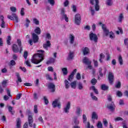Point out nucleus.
Returning <instances> with one entry per match:
<instances>
[{
    "mask_svg": "<svg viewBox=\"0 0 128 128\" xmlns=\"http://www.w3.org/2000/svg\"><path fill=\"white\" fill-rule=\"evenodd\" d=\"M37 52L39 53L34 54L31 59V62L35 64H38L42 62L44 60V50H40Z\"/></svg>",
    "mask_w": 128,
    "mask_h": 128,
    "instance_id": "f257e3e1",
    "label": "nucleus"
},
{
    "mask_svg": "<svg viewBox=\"0 0 128 128\" xmlns=\"http://www.w3.org/2000/svg\"><path fill=\"white\" fill-rule=\"evenodd\" d=\"M38 36L36 34V33L32 34V40L30 39L28 41V42L30 46H32V42L34 44H36V42H38Z\"/></svg>",
    "mask_w": 128,
    "mask_h": 128,
    "instance_id": "f03ea898",
    "label": "nucleus"
},
{
    "mask_svg": "<svg viewBox=\"0 0 128 128\" xmlns=\"http://www.w3.org/2000/svg\"><path fill=\"white\" fill-rule=\"evenodd\" d=\"M83 62L88 66L86 70H92V60H90L88 57H84L83 59Z\"/></svg>",
    "mask_w": 128,
    "mask_h": 128,
    "instance_id": "7ed1b4c3",
    "label": "nucleus"
},
{
    "mask_svg": "<svg viewBox=\"0 0 128 128\" xmlns=\"http://www.w3.org/2000/svg\"><path fill=\"white\" fill-rule=\"evenodd\" d=\"M60 98H58L52 102V106L53 108H56L58 106V108H60Z\"/></svg>",
    "mask_w": 128,
    "mask_h": 128,
    "instance_id": "20e7f679",
    "label": "nucleus"
},
{
    "mask_svg": "<svg viewBox=\"0 0 128 128\" xmlns=\"http://www.w3.org/2000/svg\"><path fill=\"white\" fill-rule=\"evenodd\" d=\"M89 36H90V40H92V42H98V36L96 35V34L91 32Z\"/></svg>",
    "mask_w": 128,
    "mask_h": 128,
    "instance_id": "39448f33",
    "label": "nucleus"
},
{
    "mask_svg": "<svg viewBox=\"0 0 128 128\" xmlns=\"http://www.w3.org/2000/svg\"><path fill=\"white\" fill-rule=\"evenodd\" d=\"M82 20V16L80 14H77L75 16L74 22L78 26L80 24V22Z\"/></svg>",
    "mask_w": 128,
    "mask_h": 128,
    "instance_id": "423d86ee",
    "label": "nucleus"
},
{
    "mask_svg": "<svg viewBox=\"0 0 128 128\" xmlns=\"http://www.w3.org/2000/svg\"><path fill=\"white\" fill-rule=\"evenodd\" d=\"M108 80L110 84H112V82H114V76L113 72H109L108 74Z\"/></svg>",
    "mask_w": 128,
    "mask_h": 128,
    "instance_id": "0eeeda50",
    "label": "nucleus"
},
{
    "mask_svg": "<svg viewBox=\"0 0 128 128\" xmlns=\"http://www.w3.org/2000/svg\"><path fill=\"white\" fill-rule=\"evenodd\" d=\"M8 18H9V20H15L16 22H18V18L16 14H12V16H11L10 15H8Z\"/></svg>",
    "mask_w": 128,
    "mask_h": 128,
    "instance_id": "6e6552de",
    "label": "nucleus"
},
{
    "mask_svg": "<svg viewBox=\"0 0 128 128\" xmlns=\"http://www.w3.org/2000/svg\"><path fill=\"white\" fill-rule=\"evenodd\" d=\"M61 16H62V18H61L62 20H65L66 22H68V16L66 15V13H64V9L62 10Z\"/></svg>",
    "mask_w": 128,
    "mask_h": 128,
    "instance_id": "1a4fd4ad",
    "label": "nucleus"
},
{
    "mask_svg": "<svg viewBox=\"0 0 128 128\" xmlns=\"http://www.w3.org/2000/svg\"><path fill=\"white\" fill-rule=\"evenodd\" d=\"M70 102H68L65 108H64V112L66 114L70 112Z\"/></svg>",
    "mask_w": 128,
    "mask_h": 128,
    "instance_id": "9d476101",
    "label": "nucleus"
},
{
    "mask_svg": "<svg viewBox=\"0 0 128 128\" xmlns=\"http://www.w3.org/2000/svg\"><path fill=\"white\" fill-rule=\"evenodd\" d=\"M102 28L103 30V32L104 34L106 36H108V34H110V30L106 28V24H102Z\"/></svg>",
    "mask_w": 128,
    "mask_h": 128,
    "instance_id": "9b49d317",
    "label": "nucleus"
},
{
    "mask_svg": "<svg viewBox=\"0 0 128 128\" xmlns=\"http://www.w3.org/2000/svg\"><path fill=\"white\" fill-rule=\"evenodd\" d=\"M107 108L110 112H114V110H116V106H114V102H112L110 104L107 105Z\"/></svg>",
    "mask_w": 128,
    "mask_h": 128,
    "instance_id": "f8f14e48",
    "label": "nucleus"
},
{
    "mask_svg": "<svg viewBox=\"0 0 128 128\" xmlns=\"http://www.w3.org/2000/svg\"><path fill=\"white\" fill-rule=\"evenodd\" d=\"M84 56H86L90 54V49L88 47H83L82 49Z\"/></svg>",
    "mask_w": 128,
    "mask_h": 128,
    "instance_id": "ddd939ff",
    "label": "nucleus"
},
{
    "mask_svg": "<svg viewBox=\"0 0 128 128\" xmlns=\"http://www.w3.org/2000/svg\"><path fill=\"white\" fill-rule=\"evenodd\" d=\"M50 46H52V44H50V40H47L46 43L44 44L43 48H45L46 50H48V48H50Z\"/></svg>",
    "mask_w": 128,
    "mask_h": 128,
    "instance_id": "4468645a",
    "label": "nucleus"
},
{
    "mask_svg": "<svg viewBox=\"0 0 128 128\" xmlns=\"http://www.w3.org/2000/svg\"><path fill=\"white\" fill-rule=\"evenodd\" d=\"M0 20H2L0 26L2 28H6V22H4V17L2 16H0Z\"/></svg>",
    "mask_w": 128,
    "mask_h": 128,
    "instance_id": "2eb2a0df",
    "label": "nucleus"
},
{
    "mask_svg": "<svg viewBox=\"0 0 128 128\" xmlns=\"http://www.w3.org/2000/svg\"><path fill=\"white\" fill-rule=\"evenodd\" d=\"M28 122L29 126L30 128H32V124L34 122V118L32 115H29L28 117Z\"/></svg>",
    "mask_w": 128,
    "mask_h": 128,
    "instance_id": "dca6fc26",
    "label": "nucleus"
},
{
    "mask_svg": "<svg viewBox=\"0 0 128 128\" xmlns=\"http://www.w3.org/2000/svg\"><path fill=\"white\" fill-rule=\"evenodd\" d=\"M76 69H74L68 78V80H69V82H72V79L74 78V74H76Z\"/></svg>",
    "mask_w": 128,
    "mask_h": 128,
    "instance_id": "f3484780",
    "label": "nucleus"
},
{
    "mask_svg": "<svg viewBox=\"0 0 128 128\" xmlns=\"http://www.w3.org/2000/svg\"><path fill=\"white\" fill-rule=\"evenodd\" d=\"M48 88H50L51 90V92H54L56 90V86L53 84V83H50L48 84Z\"/></svg>",
    "mask_w": 128,
    "mask_h": 128,
    "instance_id": "a211bd4d",
    "label": "nucleus"
},
{
    "mask_svg": "<svg viewBox=\"0 0 128 128\" xmlns=\"http://www.w3.org/2000/svg\"><path fill=\"white\" fill-rule=\"evenodd\" d=\"M12 50L14 52H18L20 51L18 46L16 44H14L12 46Z\"/></svg>",
    "mask_w": 128,
    "mask_h": 128,
    "instance_id": "6ab92c4d",
    "label": "nucleus"
},
{
    "mask_svg": "<svg viewBox=\"0 0 128 128\" xmlns=\"http://www.w3.org/2000/svg\"><path fill=\"white\" fill-rule=\"evenodd\" d=\"M92 119L94 120H94H98V114L96 112H92Z\"/></svg>",
    "mask_w": 128,
    "mask_h": 128,
    "instance_id": "aec40b11",
    "label": "nucleus"
},
{
    "mask_svg": "<svg viewBox=\"0 0 128 128\" xmlns=\"http://www.w3.org/2000/svg\"><path fill=\"white\" fill-rule=\"evenodd\" d=\"M17 44L20 48V54H22V40L20 39L17 40Z\"/></svg>",
    "mask_w": 128,
    "mask_h": 128,
    "instance_id": "412c9836",
    "label": "nucleus"
},
{
    "mask_svg": "<svg viewBox=\"0 0 128 128\" xmlns=\"http://www.w3.org/2000/svg\"><path fill=\"white\" fill-rule=\"evenodd\" d=\"M16 76L17 78V80H16V82L17 85L18 86V82H22V78L20 76V74L16 73Z\"/></svg>",
    "mask_w": 128,
    "mask_h": 128,
    "instance_id": "4be33fe9",
    "label": "nucleus"
},
{
    "mask_svg": "<svg viewBox=\"0 0 128 128\" xmlns=\"http://www.w3.org/2000/svg\"><path fill=\"white\" fill-rule=\"evenodd\" d=\"M81 112L80 108L76 107L75 114H76L77 116H80Z\"/></svg>",
    "mask_w": 128,
    "mask_h": 128,
    "instance_id": "5701e85b",
    "label": "nucleus"
},
{
    "mask_svg": "<svg viewBox=\"0 0 128 128\" xmlns=\"http://www.w3.org/2000/svg\"><path fill=\"white\" fill-rule=\"evenodd\" d=\"M70 42L71 44H72L74 42V36L72 34H70L69 36Z\"/></svg>",
    "mask_w": 128,
    "mask_h": 128,
    "instance_id": "b1692460",
    "label": "nucleus"
},
{
    "mask_svg": "<svg viewBox=\"0 0 128 128\" xmlns=\"http://www.w3.org/2000/svg\"><path fill=\"white\" fill-rule=\"evenodd\" d=\"M22 122L20 121V118H18L16 120V126L17 128H22V125H21Z\"/></svg>",
    "mask_w": 128,
    "mask_h": 128,
    "instance_id": "393cba45",
    "label": "nucleus"
},
{
    "mask_svg": "<svg viewBox=\"0 0 128 128\" xmlns=\"http://www.w3.org/2000/svg\"><path fill=\"white\" fill-rule=\"evenodd\" d=\"M118 62L120 66H122L124 64V60H122V55H120L118 56Z\"/></svg>",
    "mask_w": 128,
    "mask_h": 128,
    "instance_id": "a878e982",
    "label": "nucleus"
},
{
    "mask_svg": "<svg viewBox=\"0 0 128 128\" xmlns=\"http://www.w3.org/2000/svg\"><path fill=\"white\" fill-rule=\"evenodd\" d=\"M12 108H14V107L11 106H8V110L9 112H10L11 114H12V116H14V114L15 112L14 110H12Z\"/></svg>",
    "mask_w": 128,
    "mask_h": 128,
    "instance_id": "bb28decb",
    "label": "nucleus"
},
{
    "mask_svg": "<svg viewBox=\"0 0 128 128\" xmlns=\"http://www.w3.org/2000/svg\"><path fill=\"white\" fill-rule=\"evenodd\" d=\"M34 32L35 34H40V32H42V30L39 27H36L34 30Z\"/></svg>",
    "mask_w": 128,
    "mask_h": 128,
    "instance_id": "cd10ccee",
    "label": "nucleus"
},
{
    "mask_svg": "<svg viewBox=\"0 0 128 128\" xmlns=\"http://www.w3.org/2000/svg\"><path fill=\"white\" fill-rule=\"evenodd\" d=\"M96 2L95 10L96 11L100 10V6H98V0H94Z\"/></svg>",
    "mask_w": 128,
    "mask_h": 128,
    "instance_id": "c85d7f7f",
    "label": "nucleus"
},
{
    "mask_svg": "<svg viewBox=\"0 0 128 128\" xmlns=\"http://www.w3.org/2000/svg\"><path fill=\"white\" fill-rule=\"evenodd\" d=\"M55 61H56V59L52 58H50V60L47 61L46 64H52Z\"/></svg>",
    "mask_w": 128,
    "mask_h": 128,
    "instance_id": "c756f323",
    "label": "nucleus"
},
{
    "mask_svg": "<svg viewBox=\"0 0 128 128\" xmlns=\"http://www.w3.org/2000/svg\"><path fill=\"white\" fill-rule=\"evenodd\" d=\"M74 58V52H70L68 56V60H72Z\"/></svg>",
    "mask_w": 128,
    "mask_h": 128,
    "instance_id": "7c9ffc66",
    "label": "nucleus"
},
{
    "mask_svg": "<svg viewBox=\"0 0 128 128\" xmlns=\"http://www.w3.org/2000/svg\"><path fill=\"white\" fill-rule=\"evenodd\" d=\"M70 86L72 88H76V81H74L71 82Z\"/></svg>",
    "mask_w": 128,
    "mask_h": 128,
    "instance_id": "2f4dec72",
    "label": "nucleus"
},
{
    "mask_svg": "<svg viewBox=\"0 0 128 128\" xmlns=\"http://www.w3.org/2000/svg\"><path fill=\"white\" fill-rule=\"evenodd\" d=\"M30 20L28 18H26V24H24V26H26V28H28V26H30Z\"/></svg>",
    "mask_w": 128,
    "mask_h": 128,
    "instance_id": "473e14b6",
    "label": "nucleus"
},
{
    "mask_svg": "<svg viewBox=\"0 0 128 128\" xmlns=\"http://www.w3.org/2000/svg\"><path fill=\"white\" fill-rule=\"evenodd\" d=\"M62 72H63L64 76H66L68 74V68H64L62 69Z\"/></svg>",
    "mask_w": 128,
    "mask_h": 128,
    "instance_id": "72a5a7b5",
    "label": "nucleus"
},
{
    "mask_svg": "<svg viewBox=\"0 0 128 128\" xmlns=\"http://www.w3.org/2000/svg\"><path fill=\"white\" fill-rule=\"evenodd\" d=\"M120 86H122V83H120V82L118 81L115 84V88H120Z\"/></svg>",
    "mask_w": 128,
    "mask_h": 128,
    "instance_id": "f704fd0d",
    "label": "nucleus"
},
{
    "mask_svg": "<svg viewBox=\"0 0 128 128\" xmlns=\"http://www.w3.org/2000/svg\"><path fill=\"white\" fill-rule=\"evenodd\" d=\"M64 84L66 88H70V82H68V80H65Z\"/></svg>",
    "mask_w": 128,
    "mask_h": 128,
    "instance_id": "c9c22d12",
    "label": "nucleus"
},
{
    "mask_svg": "<svg viewBox=\"0 0 128 128\" xmlns=\"http://www.w3.org/2000/svg\"><path fill=\"white\" fill-rule=\"evenodd\" d=\"M90 88L94 90V92H95L96 94H98V89L96 88V86H92Z\"/></svg>",
    "mask_w": 128,
    "mask_h": 128,
    "instance_id": "e433bc0d",
    "label": "nucleus"
},
{
    "mask_svg": "<svg viewBox=\"0 0 128 128\" xmlns=\"http://www.w3.org/2000/svg\"><path fill=\"white\" fill-rule=\"evenodd\" d=\"M106 4L110 6H112V0H107L106 2Z\"/></svg>",
    "mask_w": 128,
    "mask_h": 128,
    "instance_id": "4c0bfd02",
    "label": "nucleus"
},
{
    "mask_svg": "<svg viewBox=\"0 0 128 128\" xmlns=\"http://www.w3.org/2000/svg\"><path fill=\"white\" fill-rule=\"evenodd\" d=\"M101 88L102 90H106L108 88V86L106 84H102Z\"/></svg>",
    "mask_w": 128,
    "mask_h": 128,
    "instance_id": "58836bf2",
    "label": "nucleus"
},
{
    "mask_svg": "<svg viewBox=\"0 0 128 128\" xmlns=\"http://www.w3.org/2000/svg\"><path fill=\"white\" fill-rule=\"evenodd\" d=\"M6 84H8V80H4L2 82V88H6Z\"/></svg>",
    "mask_w": 128,
    "mask_h": 128,
    "instance_id": "ea45409f",
    "label": "nucleus"
},
{
    "mask_svg": "<svg viewBox=\"0 0 128 128\" xmlns=\"http://www.w3.org/2000/svg\"><path fill=\"white\" fill-rule=\"evenodd\" d=\"M102 122L104 124V126H106V128L108 127V120L106 118L103 120Z\"/></svg>",
    "mask_w": 128,
    "mask_h": 128,
    "instance_id": "a19ab883",
    "label": "nucleus"
},
{
    "mask_svg": "<svg viewBox=\"0 0 128 128\" xmlns=\"http://www.w3.org/2000/svg\"><path fill=\"white\" fill-rule=\"evenodd\" d=\"M96 126L98 128H102V124L100 121H98Z\"/></svg>",
    "mask_w": 128,
    "mask_h": 128,
    "instance_id": "79ce46f5",
    "label": "nucleus"
},
{
    "mask_svg": "<svg viewBox=\"0 0 128 128\" xmlns=\"http://www.w3.org/2000/svg\"><path fill=\"white\" fill-rule=\"evenodd\" d=\"M33 22L34 24H36L37 26L40 24V21H38V20L36 18H34L33 19Z\"/></svg>",
    "mask_w": 128,
    "mask_h": 128,
    "instance_id": "37998d69",
    "label": "nucleus"
},
{
    "mask_svg": "<svg viewBox=\"0 0 128 128\" xmlns=\"http://www.w3.org/2000/svg\"><path fill=\"white\" fill-rule=\"evenodd\" d=\"M38 120L40 122H41V124H44V119H42V116L38 117Z\"/></svg>",
    "mask_w": 128,
    "mask_h": 128,
    "instance_id": "c03bdc74",
    "label": "nucleus"
},
{
    "mask_svg": "<svg viewBox=\"0 0 128 128\" xmlns=\"http://www.w3.org/2000/svg\"><path fill=\"white\" fill-rule=\"evenodd\" d=\"M90 96L92 98V100H98V98L94 95V93H90Z\"/></svg>",
    "mask_w": 128,
    "mask_h": 128,
    "instance_id": "a18cd8bd",
    "label": "nucleus"
},
{
    "mask_svg": "<svg viewBox=\"0 0 128 128\" xmlns=\"http://www.w3.org/2000/svg\"><path fill=\"white\" fill-rule=\"evenodd\" d=\"M48 2L51 6H54V0H48Z\"/></svg>",
    "mask_w": 128,
    "mask_h": 128,
    "instance_id": "49530a36",
    "label": "nucleus"
},
{
    "mask_svg": "<svg viewBox=\"0 0 128 128\" xmlns=\"http://www.w3.org/2000/svg\"><path fill=\"white\" fill-rule=\"evenodd\" d=\"M78 88L79 90H82L84 88V86H82V84L80 82L78 83Z\"/></svg>",
    "mask_w": 128,
    "mask_h": 128,
    "instance_id": "de8ad7c7",
    "label": "nucleus"
},
{
    "mask_svg": "<svg viewBox=\"0 0 128 128\" xmlns=\"http://www.w3.org/2000/svg\"><path fill=\"white\" fill-rule=\"evenodd\" d=\"M102 68H100L98 69V73L100 76H101V78H102V76H104V74L102 72Z\"/></svg>",
    "mask_w": 128,
    "mask_h": 128,
    "instance_id": "09e8293b",
    "label": "nucleus"
},
{
    "mask_svg": "<svg viewBox=\"0 0 128 128\" xmlns=\"http://www.w3.org/2000/svg\"><path fill=\"white\" fill-rule=\"evenodd\" d=\"M91 84L93 85L94 86L96 84V78H92L91 80Z\"/></svg>",
    "mask_w": 128,
    "mask_h": 128,
    "instance_id": "8fccbe9b",
    "label": "nucleus"
},
{
    "mask_svg": "<svg viewBox=\"0 0 128 128\" xmlns=\"http://www.w3.org/2000/svg\"><path fill=\"white\" fill-rule=\"evenodd\" d=\"M122 20H124V15L122 14H121L119 16V22H122Z\"/></svg>",
    "mask_w": 128,
    "mask_h": 128,
    "instance_id": "3c124183",
    "label": "nucleus"
},
{
    "mask_svg": "<svg viewBox=\"0 0 128 128\" xmlns=\"http://www.w3.org/2000/svg\"><path fill=\"white\" fill-rule=\"evenodd\" d=\"M82 118H83L84 124H86V120H87L86 116V114H83Z\"/></svg>",
    "mask_w": 128,
    "mask_h": 128,
    "instance_id": "603ef678",
    "label": "nucleus"
},
{
    "mask_svg": "<svg viewBox=\"0 0 128 128\" xmlns=\"http://www.w3.org/2000/svg\"><path fill=\"white\" fill-rule=\"evenodd\" d=\"M20 14L22 16H24V8H21Z\"/></svg>",
    "mask_w": 128,
    "mask_h": 128,
    "instance_id": "864d4df0",
    "label": "nucleus"
},
{
    "mask_svg": "<svg viewBox=\"0 0 128 128\" xmlns=\"http://www.w3.org/2000/svg\"><path fill=\"white\" fill-rule=\"evenodd\" d=\"M114 34L112 32H110V38H114Z\"/></svg>",
    "mask_w": 128,
    "mask_h": 128,
    "instance_id": "5fc2aeb1",
    "label": "nucleus"
},
{
    "mask_svg": "<svg viewBox=\"0 0 128 128\" xmlns=\"http://www.w3.org/2000/svg\"><path fill=\"white\" fill-rule=\"evenodd\" d=\"M115 122H120V120H124V119L120 117H118L114 118Z\"/></svg>",
    "mask_w": 128,
    "mask_h": 128,
    "instance_id": "6e6d98bb",
    "label": "nucleus"
},
{
    "mask_svg": "<svg viewBox=\"0 0 128 128\" xmlns=\"http://www.w3.org/2000/svg\"><path fill=\"white\" fill-rule=\"evenodd\" d=\"M34 112L35 114H38V106L34 105Z\"/></svg>",
    "mask_w": 128,
    "mask_h": 128,
    "instance_id": "4d7b16f0",
    "label": "nucleus"
},
{
    "mask_svg": "<svg viewBox=\"0 0 128 128\" xmlns=\"http://www.w3.org/2000/svg\"><path fill=\"white\" fill-rule=\"evenodd\" d=\"M10 10L11 12H16V7H10Z\"/></svg>",
    "mask_w": 128,
    "mask_h": 128,
    "instance_id": "13d9d810",
    "label": "nucleus"
},
{
    "mask_svg": "<svg viewBox=\"0 0 128 128\" xmlns=\"http://www.w3.org/2000/svg\"><path fill=\"white\" fill-rule=\"evenodd\" d=\"M116 95L118 96H119V98H120V96H122V93L120 91H118L116 92Z\"/></svg>",
    "mask_w": 128,
    "mask_h": 128,
    "instance_id": "bf43d9fd",
    "label": "nucleus"
},
{
    "mask_svg": "<svg viewBox=\"0 0 128 128\" xmlns=\"http://www.w3.org/2000/svg\"><path fill=\"white\" fill-rule=\"evenodd\" d=\"M10 66H16V62L14 60H12L10 62Z\"/></svg>",
    "mask_w": 128,
    "mask_h": 128,
    "instance_id": "052dcab7",
    "label": "nucleus"
},
{
    "mask_svg": "<svg viewBox=\"0 0 128 128\" xmlns=\"http://www.w3.org/2000/svg\"><path fill=\"white\" fill-rule=\"evenodd\" d=\"M69 4H70V2H68V0H66L64 3V6H66V7L68 6Z\"/></svg>",
    "mask_w": 128,
    "mask_h": 128,
    "instance_id": "680f3d73",
    "label": "nucleus"
},
{
    "mask_svg": "<svg viewBox=\"0 0 128 128\" xmlns=\"http://www.w3.org/2000/svg\"><path fill=\"white\" fill-rule=\"evenodd\" d=\"M46 38L48 40H52V36H50V33H47L46 34Z\"/></svg>",
    "mask_w": 128,
    "mask_h": 128,
    "instance_id": "e2e57ef3",
    "label": "nucleus"
},
{
    "mask_svg": "<svg viewBox=\"0 0 128 128\" xmlns=\"http://www.w3.org/2000/svg\"><path fill=\"white\" fill-rule=\"evenodd\" d=\"M76 78L78 80H80V78H82L80 77V72H78L76 76Z\"/></svg>",
    "mask_w": 128,
    "mask_h": 128,
    "instance_id": "0e129e2a",
    "label": "nucleus"
},
{
    "mask_svg": "<svg viewBox=\"0 0 128 128\" xmlns=\"http://www.w3.org/2000/svg\"><path fill=\"white\" fill-rule=\"evenodd\" d=\"M22 94H17L16 96V100H20V98H22Z\"/></svg>",
    "mask_w": 128,
    "mask_h": 128,
    "instance_id": "69168bd1",
    "label": "nucleus"
},
{
    "mask_svg": "<svg viewBox=\"0 0 128 128\" xmlns=\"http://www.w3.org/2000/svg\"><path fill=\"white\" fill-rule=\"evenodd\" d=\"M44 98L45 104H48V98H46V96H44Z\"/></svg>",
    "mask_w": 128,
    "mask_h": 128,
    "instance_id": "338daca9",
    "label": "nucleus"
},
{
    "mask_svg": "<svg viewBox=\"0 0 128 128\" xmlns=\"http://www.w3.org/2000/svg\"><path fill=\"white\" fill-rule=\"evenodd\" d=\"M24 57L25 60H26V58H28V52L26 51L24 52Z\"/></svg>",
    "mask_w": 128,
    "mask_h": 128,
    "instance_id": "774afa93",
    "label": "nucleus"
}]
</instances>
